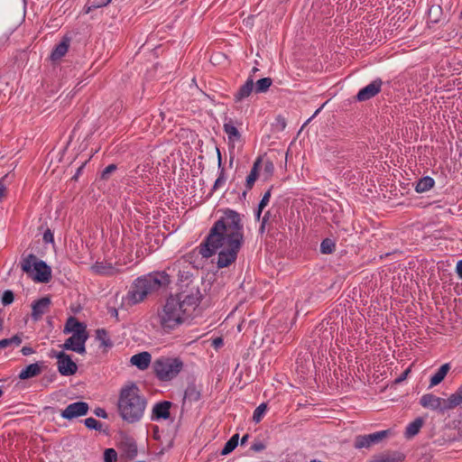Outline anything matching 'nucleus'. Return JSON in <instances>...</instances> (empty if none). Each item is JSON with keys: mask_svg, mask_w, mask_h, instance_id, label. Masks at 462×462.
<instances>
[{"mask_svg": "<svg viewBox=\"0 0 462 462\" xmlns=\"http://www.w3.org/2000/svg\"><path fill=\"white\" fill-rule=\"evenodd\" d=\"M248 439V434H245V436L242 437V439H241V444H245Z\"/></svg>", "mask_w": 462, "mask_h": 462, "instance_id": "nucleus-55", "label": "nucleus"}, {"mask_svg": "<svg viewBox=\"0 0 462 462\" xmlns=\"http://www.w3.org/2000/svg\"><path fill=\"white\" fill-rule=\"evenodd\" d=\"M442 15V9L439 5H432L429 10V18L432 23L439 22Z\"/></svg>", "mask_w": 462, "mask_h": 462, "instance_id": "nucleus-29", "label": "nucleus"}, {"mask_svg": "<svg viewBox=\"0 0 462 462\" xmlns=\"http://www.w3.org/2000/svg\"><path fill=\"white\" fill-rule=\"evenodd\" d=\"M257 70H258V69H257V68H254V69H253V72H254H254H256Z\"/></svg>", "mask_w": 462, "mask_h": 462, "instance_id": "nucleus-57", "label": "nucleus"}, {"mask_svg": "<svg viewBox=\"0 0 462 462\" xmlns=\"http://www.w3.org/2000/svg\"><path fill=\"white\" fill-rule=\"evenodd\" d=\"M239 435L235 434L231 437V439L226 443L225 447L221 451V455L225 456L231 453L238 444Z\"/></svg>", "mask_w": 462, "mask_h": 462, "instance_id": "nucleus-27", "label": "nucleus"}, {"mask_svg": "<svg viewBox=\"0 0 462 462\" xmlns=\"http://www.w3.org/2000/svg\"><path fill=\"white\" fill-rule=\"evenodd\" d=\"M42 373V366L38 363L31 364L23 369L19 374L21 380H27L39 375Z\"/></svg>", "mask_w": 462, "mask_h": 462, "instance_id": "nucleus-18", "label": "nucleus"}, {"mask_svg": "<svg viewBox=\"0 0 462 462\" xmlns=\"http://www.w3.org/2000/svg\"><path fill=\"white\" fill-rule=\"evenodd\" d=\"M171 403L170 402H162L156 403L152 408V418L159 419H168L170 417V408Z\"/></svg>", "mask_w": 462, "mask_h": 462, "instance_id": "nucleus-16", "label": "nucleus"}, {"mask_svg": "<svg viewBox=\"0 0 462 462\" xmlns=\"http://www.w3.org/2000/svg\"><path fill=\"white\" fill-rule=\"evenodd\" d=\"M152 360V356L150 353L144 351L139 354L134 355L130 363L132 365L136 366L140 370H145L149 367Z\"/></svg>", "mask_w": 462, "mask_h": 462, "instance_id": "nucleus-15", "label": "nucleus"}, {"mask_svg": "<svg viewBox=\"0 0 462 462\" xmlns=\"http://www.w3.org/2000/svg\"><path fill=\"white\" fill-rule=\"evenodd\" d=\"M382 87V80L376 79L367 85L366 87L363 88L359 90L357 93L356 98L358 101H366L373 97H374L376 94H378L381 90Z\"/></svg>", "mask_w": 462, "mask_h": 462, "instance_id": "nucleus-13", "label": "nucleus"}, {"mask_svg": "<svg viewBox=\"0 0 462 462\" xmlns=\"http://www.w3.org/2000/svg\"><path fill=\"white\" fill-rule=\"evenodd\" d=\"M156 376L162 381H170L176 377L183 368V362L177 357L162 356L153 362Z\"/></svg>", "mask_w": 462, "mask_h": 462, "instance_id": "nucleus-6", "label": "nucleus"}, {"mask_svg": "<svg viewBox=\"0 0 462 462\" xmlns=\"http://www.w3.org/2000/svg\"><path fill=\"white\" fill-rule=\"evenodd\" d=\"M266 445L262 441H256L251 446V449L254 452H260L265 449Z\"/></svg>", "mask_w": 462, "mask_h": 462, "instance_id": "nucleus-38", "label": "nucleus"}, {"mask_svg": "<svg viewBox=\"0 0 462 462\" xmlns=\"http://www.w3.org/2000/svg\"><path fill=\"white\" fill-rule=\"evenodd\" d=\"M410 372H411V368L409 367L398 378L395 379L394 383H400L402 381H404L407 378Z\"/></svg>", "mask_w": 462, "mask_h": 462, "instance_id": "nucleus-42", "label": "nucleus"}, {"mask_svg": "<svg viewBox=\"0 0 462 462\" xmlns=\"http://www.w3.org/2000/svg\"><path fill=\"white\" fill-rule=\"evenodd\" d=\"M268 215H269V212H267V213L265 214V216L263 217V223H262V226H261V228H260V230H261L262 232L264 230V224H265V222H266V219H267V216H268Z\"/></svg>", "mask_w": 462, "mask_h": 462, "instance_id": "nucleus-54", "label": "nucleus"}, {"mask_svg": "<svg viewBox=\"0 0 462 462\" xmlns=\"http://www.w3.org/2000/svg\"><path fill=\"white\" fill-rule=\"evenodd\" d=\"M108 313L112 316V317H115L116 318L117 315H118V312H117V310L116 308H109L108 309Z\"/></svg>", "mask_w": 462, "mask_h": 462, "instance_id": "nucleus-53", "label": "nucleus"}, {"mask_svg": "<svg viewBox=\"0 0 462 462\" xmlns=\"http://www.w3.org/2000/svg\"><path fill=\"white\" fill-rule=\"evenodd\" d=\"M462 403V386L448 399H444L445 411L452 410Z\"/></svg>", "mask_w": 462, "mask_h": 462, "instance_id": "nucleus-19", "label": "nucleus"}, {"mask_svg": "<svg viewBox=\"0 0 462 462\" xmlns=\"http://www.w3.org/2000/svg\"><path fill=\"white\" fill-rule=\"evenodd\" d=\"M85 425L87 428L91 429V430H99L102 428V424L98 420H97L96 419L91 418V417L87 418L85 420Z\"/></svg>", "mask_w": 462, "mask_h": 462, "instance_id": "nucleus-34", "label": "nucleus"}, {"mask_svg": "<svg viewBox=\"0 0 462 462\" xmlns=\"http://www.w3.org/2000/svg\"><path fill=\"white\" fill-rule=\"evenodd\" d=\"M424 424V420L422 418H417L412 422H411L405 430V436L408 439H411L417 435Z\"/></svg>", "mask_w": 462, "mask_h": 462, "instance_id": "nucleus-22", "label": "nucleus"}, {"mask_svg": "<svg viewBox=\"0 0 462 462\" xmlns=\"http://www.w3.org/2000/svg\"><path fill=\"white\" fill-rule=\"evenodd\" d=\"M183 286L181 285L182 290L180 293L168 298L162 308L158 310L157 319L165 332L174 330L181 325L190 310L199 303L201 294L198 281L190 280L185 284V289Z\"/></svg>", "mask_w": 462, "mask_h": 462, "instance_id": "nucleus-2", "label": "nucleus"}, {"mask_svg": "<svg viewBox=\"0 0 462 462\" xmlns=\"http://www.w3.org/2000/svg\"><path fill=\"white\" fill-rule=\"evenodd\" d=\"M69 45V39H64L60 44H58L56 46V48L52 51L51 59L53 60H59L61 57H63L66 54V52L68 51Z\"/></svg>", "mask_w": 462, "mask_h": 462, "instance_id": "nucleus-25", "label": "nucleus"}, {"mask_svg": "<svg viewBox=\"0 0 462 462\" xmlns=\"http://www.w3.org/2000/svg\"><path fill=\"white\" fill-rule=\"evenodd\" d=\"M212 346L217 349L223 346V339L221 337H216L212 341Z\"/></svg>", "mask_w": 462, "mask_h": 462, "instance_id": "nucleus-48", "label": "nucleus"}, {"mask_svg": "<svg viewBox=\"0 0 462 462\" xmlns=\"http://www.w3.org/2000/svg\"><path fill=\"white\" fill-rule=\"evenodd\" d=\"M434 183L432 178L424 177L417 182L415 189L418 193H422L430 189L434 186Z\"/></svg>", "mask_w": 462, "mask_h": 462, "instance_id": "nucleus-26", "label": "nucleus"}, {"mask_svg": "<svg viewBox=\"0 0 462 462\" xmlns=\"http://www.w3.org/2000/svg\"><path fill=\"white\" fill-rule=\"evenodd\" d=\"M64 331L67 333L68 332L76 333V331H87V330H86V326L83 323H80L75 318L70 317L67 320Z\"/></svg>", "mask_w": 462, "mask_h": 462, "instance_id": "nucleus-24", "label": "nucleus"}, {"mask_svg": "<svg viewBox=\"0 0 462 462\" xmlns=\"http://www.w3.org/2000/svg\"><path fill=\"white\" fill-rule=\"evenodd\" d=\"M3 394V391L0 389V397L2 396Z\"/></svg>", "mask_w": 462, "mask_h": 462, "instance_id": "nucleus-58", "label": "nucleus"}, {"mask_svg": "<svg viewBox=\"0 0 462 462\" xmlns=\"http://www.w3.org/2000/svg\"><path fill=\"white\" fill-rule=\"evenodd\" d=\"M110 2H111V0H105V1H102V2H98V3L92 2L91 6H89L88 8V10H87V13H88L92 8H99V7H102V6H106Z\"/></svg>", "mask_w": 462, "mask_h": 462, "instance_id": "nucleus-39", "label": "nucleus"}, {"mask_svg": "<svg viewBox=\"0 0 462 462\" xmlns=\"http://www.w3.org/2000/svg\"><path fill=\"white\" fill-rule=\"evenodd\" d=\"M253 88L254 80L252 78H249L235 95V101L241 102L244 98L249 97L253 91Z\"/></svg>", "mask_w": 462, "mask_h": 462, "instance_id": "nucleus-20", "label": "nucleus"}, {"mask_svg": "<svg viewBox=\"0 0 462 462\" xmlns=\"http://www.w3.org/2000/svg\"><path fill=\"white\" fill-rule=\"evenodd\" d=\"M273 80L271 78H263L256 81L255 83V92L256 93H263L268 90V88L272 86Z\"/></svg>", "mask_w": 462, "mask_h": 462, "instance_id": "nucleus-28", "label": "nucleus"}, {"mask_svg": "<svg viewBox=\"0 0 462 462\" xmlns=\"http://www.w3.org/2000/svg\"><path fill=\"white\" fill-rule=\"evenodd\" d=\"M21 353H22L23 356H29V355L33 354V353H34V350H33L31 346H23V348L21 349Z\"/></svg>", "mask_w": 462, "mask_h": 462, "instance_id": "nucleus-47", "label": "nucleus"}, {"mask_svg": "<svg viewBox=\"0 0 462 462\" xmlns=\"http://www.w3.org/2000/svg\"><path fill=\"white\" fill-rule=\"evenodd\" d=\"M244 243V226L238 213L227 210L210 228L199 254L208 258L217 253V265L225 268L234 263Z\"/></svg>", "mask_w": 462, "mask_h": 462, "instance_id": "nucleus-1", "label": "nucleus"}, {"mask_svg": "<svg viewBox=\"0 0 462 462\" xmlns=\"http://www.w3.org/2000/svg\"><path fill=\"white\" fill-rule=\"evenodd\" d=\"M226 181V179L224 178L223 171L221 172L220 176L217 179L214 184V189H217L220 187L224 182Z\"/></svg>", "mask_w": 462, "mask_h": 462, "instance_id": "nucleus-46", "label": "nucleus"}, {"mask_svg": "<svg viewBox=\"0 0 462 462\" xmlns=\"http://www.w3.org/2000/svg\"><path fill=\"white\" fill-rule=\"evenodd\" d=\"M53 234L50 229H47L43 234V241L45 243H53Z\"/></svg>", "mask_w": 462, "mask_h": 462, "instance_id": "nucleus-40", "label": "nucleus"}, {"mask_svg": "<svg viewBox=\"0 0 462 462\" xmlns=\"http://www.w3.org/2000/svg\"><path fill=\"white\" fill-rule=\"evenodd\" d=\"M88 404L85 402H77L68 405L60 413L61 417L66 420H73L75 418L84 416L88 411Z\"/></svg>", "mask_w": 462, "mask_h": 462, "instance_id": "nucleus-9", "label": "nucleus"}, {"mask_svg": "<svg viewBox=\"0 0 462 462\" xmlns=\"http://www.w3.org/2000/svg\"><path fill=\"white\" fill-rule=\"evenodd\" d=\"M457 273L458 276L462 279V261H459L457 264Z\"/></svg>", "mask_w": 462, "mask_h": 462, "instance_id": "nucleus-51", "label": "nucleus"}, {"mask_svg": "<svg viewBox=\"0 0 462 462\" xmlns=\"http://www.w3.org/2000/svg\"><path fill=\"white\" fill-rule=\"evenodd\" d=\"M146 399L141 394L134 383L124 385L119 392L117 411L123 420L127 423L138 422L144 414Z\"/></svg>", "mask_w": 462, "mask_h": 462, "instance_id": "nucleus-3", "label": "nucleus"}, {"mask_svg": "<svg viewBox=\"0 0 462 462\" xmlns=\"http://www.w3.org/2000/svg\"><path fill=\"white\" fill-rule=\"evenodd\" d=\"M388 436V430H382L369 435L358 436L355 447L357 448H369L373 444L379 443Z\"/></svg>", "mask_w": 462, "mask_h": 462, "instance_id": "nucleus-10", "label": "nucleus"}, {"mask_svg": "<svg viewBox=\"0 0 462 462\" xmlns=\"http://www.w3.org/2000/svg\"><path fill=\"white\" fill-rule=\"evenodd\" d=\"M88 337V334L87 331H76V333H73V335L65 341L62 347L66 350L75 351L79 354H85V343Z\"/></svg>", "mask_w": 462, "mask_h": 462, "instance_id": "nucleus-7", "label": "nucleus"}, {"mask_svg": "<svg viewBox=\"0 0 462 462\" xmlns=\"http://www.w3.org/2000/svg\"><path fill=\"white\" fill-rule=\"evenodd\" d=\"M9 346H11V345H10V341L8 340V338L0 340V349L5 348Z\"/></svg>", "mask_w": 462, "mask_h": 462, "instance_id": "nucleus-50", "label": "nucleus"}, {"mask_svg": "<svg viewBox=\"0 0 462 462\" xmlns=\"http://www.w3.org/2000/svg\"><path fill=\"white\" fill-rule=\"evenodd\" d=\"M261 163H262V158H260V157L257 158L255 160V162H254L253 168L251 169L249 175L246 177L245 186H246L247 189H251L253 188L255 180H257Z\"/></svg>", "mask_w": 462, "mask_h": 462, "instance_id": "nucleus-21", "label": "nucleus"}, {"mask_svg": "<svg viewBox=\"0 0 462 462\" xmlns=\"http://www.w3.org/2000/svg\"><path fill=\"white\" fill-rule=\"evenodd\" d=\"M223 127L225 133L227 134L229 143H236L240 140L241 134L232 119L226 120Z\"/></svg>", "mask_w": 462, "mask_h": 462, "instance_id": "nucleus-17", "label": "nucleus"}, {"mask_svg": "<svg viewBox=\"0 0 462 462\" xmlns=\"http://www.w3.org/2000/svg\"><path fill=\"white\" fill-rule=\"evenodd\" d=\"M274 165L271 161H267L264 164V171L265 172L271 176L273 172Z\"/></svg>", "mask_w": 462, "mask_h": 462, "instance_id": "nucleus-41", "label": "nucleus"}, {"mask_svg": "<svg viewBox=\"0 0 462 462\" xmlns=\"http://www.w3.org/2000/svg\"><path fill=\"white\" fill-rule=\"evenodd\" d=\"M335 249V244L330 239H325L320 245V251L323 254H331Z\"/></svg>", "mask_w": 462, "mask_h": 462, "instance_id": "nucleus-33", "label": "nucleus"}, {"mask_svg": "<svg viewBox=\"0 0 462 462\" xmlns=\"http://www.w3.org/2000/svg\"><path fill=\"white\" fill-rule=\"evenodd\" d=\"M270 198H271V190L269 189L264 193L263 197L262 198V199L258 205V209H257V213H256V217L258 219L261 216L263 209L268 205Z\"/></svg>", "mask_w": 462, "mask_h": 462, "instance_id": "nucleus-31", "label": "nucleus"}, {"mask_svg": "<svg viewBox=\"0 0 462 462\" xmlns=\"http://www.w3.org/2000/svg\"><path fill=\"white\" fill-rule=\"evenodd\" d=\"M51 305V300L48 297H43L32 304V317L34 320H38L42 316L46 313Z\"/></svg>", "mask_w": 462, "mask_h": 462, "instance_id": "nucleus-14", "label": "nucleus"}, {"mask_svg": "<svg viewBox=\"0 0 462 462\" xmlns=\"http://www.w3.org/2000/svg\"><path fill=\"white\" fill-rule=\"evenodd\" d=\"M449 368L450 367L448 364L442 365L437 373L430 378V387H433L440 383L449 371Z\"/></svg>", "mask_w": 462, "mask_h": 462, "instance_id": "nucleus-23", "label": "nucleus"}, {"mask_svg": "<svg viewBox=\"0 0 462 462\" xmlns=\"http://www.w3.org/2000/svg\"><path fill=\"white\" fill-rule=\"evenodd\" d=\"M6 191L5 186L0 181V199L5 197Z\"/></svg>", "mask_w": 462, "mask_h": 462, "instance_id": "nucleus-52", "label": "nucleus"}, {"mask_svg": "<svg viewBox=\"0 0 462 462\" xmlns=\"http://www.w3.org/2000/svg\"><path fill=\"white\" fill-rule=\"evenodd\" d=\"M420 403L422 407L431 409L433 411H445L444 399L437 397L431 393L421 396Z\"/></svg>", "mask_w": 462, "mask_h": 462, "instance_id": "nucleus-12", "label": "nucleus"}, {"mask_svg": "<svg viewBox=\"0 0 462 462\" xmlns=\"http://www.w3.org/2000/svg\"><path fill=\"white\" fill-rule=\"evenodd\" d=\"M170 277L165 272L153 273L136 279L125 298L126 305L133 306L144 300L148 294L166 287ZM124 300V298L122 297Z\"/></svg>", "mask_w": 462, "mask_h": 462, "instance_id": "nucleus-4", "label": "nucleus"}, {"mask_svg": "<svg viewBox=\"0 0 462 462\" xmlns=\"http://www.w3.org/2000/svg\"><path fill=\"white\" fill-rule=\"evenodd\" d=\"M97 339L100 341L103 346H111L112 343L109 340L107 333L105 329L97 330Z\"/></svg>", "mask_w": 462, "mask_h": 462, "instance_id": "nucleus-30", "label": "nucleus"}, {"mask_svg": "<svg viewBox=\"0 0 462 462\" xmlns=\"http://www.w3.org/2000/svg\"><path fill=\"white\" fill-rule=\"evenodd\" d=\"M91 271L97 275L113 276L119 273V264L106 261H97L91 266Z\"/></svg>", "mask_w": 462, "mask_h": 462, "instance_id": "nucleus-11", "label": "nucleus"}, {"mask_svg": "<svg viewBox=\"0 0 462 462\" xmlns=\"http://www.w3.org/2000/svg\"><path fill=\"white\" fill-rule=\"evenodd\" d=\"M104 460L105 462H116L117 454L115 449L107 448L104 453Z\"/></svg>", "mask_w": 462, "mask_h": 462, "instance_id": "nucleus-35", "label": "nucleus"}, {"mask_svg": "<svg viewBox=\"0 0 462 462\" xmlns=\"http://www.w3.org/2000/svg\"><path fill=\"white\" fill-rule=\"evenodd\" d=\"M14 296L12 291H5L2 296V303L6 306L14 301Z\"/></svg>", "mask_w": 462, "mask_h": 462, "instance_id": "nucleus-36", "label": "nucleus"}, {"mask_svg": "<svg viewBox=\"0 0 462 462\" xmlns=\"http://www.w3.org/2000/svg\"><path fill=\"white\" fill-rule=\"evenodd\" d=\"M266 410H267V405L265 403L260 404L254 411V415H253L254 421L258 423L262 420Z\"/></svg>", "mask_w": 462, "mask_h": 462, "instance_id": "nucleus-32", "label": "nucleus"}, {"mask_svg": "<svg viewBox=\"0 0 462 462\" xmlns=\"http://www.w3.org/2000/svg\"><path fill=\"white\" fill-rule=\"evenodd\" d=\"M94 413L96 416L97 417H100V418H104V419H106L107 418V413L106 411L102 409V408H97L95 411H94Z\"/></svg>", "mask_w": 462, "mask_h": 462, "instance_id": "nucleus-44", "label": "nucleus"}, {"mask_svg": "<svg viewBox=\"0 0 462 462\" xmlns=\"http://www.w3.org/2000/svg\"><path fill=\"white\" fill-rule=\"evenodd\" d=\"M21 268L23 273L38 282H48L51 277V268L32 254L22 258Z\"/></svg>", "mask_w": 462, "mask_h": 462, "instance_id": "nucleus-5", "label": "nucleus"}, {"mask_svg": "<svg viewBox=\"0 0 462 462\" xmlns=\"http://www.w3.org/2000/svg\"><path fill=\"white\" fill-rule=\"evenodd\" d=\"M217 154H218V162L220 164L221 163V157H220V152H219L218 149H217Z\"/></svg>", "mask_w": 462, "mask_h": 462, "instance_id": "nucleus-56", "label": "nucleus"}, {"mask_svg": "<svg viewBox=\"0 0 462 462\" xmlns=\"http://www.w3.org/2000/svg\"><path fill=\"white\" fill-rule=\"evenodd\" d=\"M54 356L58 359V370L60 374L72 375L77 372L78 366L69 355L64 352H59L55 353Z\"/></svg>", "mask_w": 462, "mask_h": 462, "instance_id": "nucleus-8", "label": "nucleus"}, {"mask_svg": "<svg viewBox=\"0 0 462 462\" xmlns=\"http://www.w3.org/2000/svg\"><path fill=\"white\" fill-rule=\"evenodd\" d=\"M116 169V165L115 164H110L108 165L104 171H103V173H102V177L105 178L106 175L110 174L111 172H113Z\"/></svg>", "mask_w": 462, "mask_h": 462, "instance_id": "nucleus-45", "label": "nucleus"}, {"mask_svg": "<svg viewBox=\"0 0 462 462\" xmlns=\"http://www.w3.org/2000/svg\"><path fill=\"white\" fill-rule=\"evenodd\" d=\"M185 398L191 400H198L199 398V393L195 388H188L185 392Z\"/></svg>", "mask_w": 462, "mask_h": 462, "instance_id": "nucleus-37", "label": "nucleus"}, {"mask_svg": "<svg viewBox=\"0 0 462 462\" xmlns=\"http://www.w3.org/2000/svg\"><path fill=\"white\" fill-rule=\"evenodd\" d=\"M277 123H278V125H280V127H281L282 130H283V129L286 127V125H287L285 118H283V117H282V116H278V117H277Z\"/></svg>", "mask_w": 462, "mask_h": 462, "instance_id": "nucleus-49", "label": "nucleus"}, {"mask_svg": "<svg viewBox=\"0 0 462 462\" xmlns=\"http://www.w3.org/2000/svg\"><path fill=\"white\" fill-rule=\"evenodd\" d=\"M8 340L10 341V345L14 344L15 346H19L22 343V337L20 335H15L8 338Z\"/></svg>", "mask_w": 462, "mask_h": 462, "instance_id": "nucleus-43", "label": "nucleus"}]
</instances>
